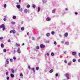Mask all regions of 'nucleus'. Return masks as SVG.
I'll list each match as a JSON object with an SVG mask.
<instances>
[{"label":"nucleus","mask_w":80,"mask_h":80,"mask_svg":"<svg viewBox=\"0 0 80 80\" xmlns=\"http://www.w3.org/2000/svg\"><path fill=\"white\" fill-rule=\"evenodd\" d=\"M0 28H2L3 30H5V26L4 24H2L0 26Z\"/></svg>","instance_id":"nucleus-1"},{"label":"nucleus","mask_w":80,"mask_h":80,"mask_svg":"<svg viewBox=\"0 0 80 80\" xmlns=\"http://www.w3.org/2000/svg\"><path fill=\"white\" fill-rule=\"evenodd\" d=\"M16 32V31H15V30H11L10 32V33H12V32L13 33H15Z\"/></svg>","instance_id":"nucleus-2"},{"label":"nucleus","mask_w":80,"mask_h":80,"mask_svg":"<svg viewBox=\"0 0 80 80\" xmlns=\"http://www.w3.org/2000/svg\"><path fill=\"white\" fill-rule=\"evenodd\" d=\"M40 47L41 48H45V45H43V44H41L40 45Z\"/></svg>","instance_id":"nucleus-3"},{"label":"nucleus","mask_w":80,"mask_h":80,"mask_svg":"<svg viewBox=\"0 0 80 80\" xmlns=\"http://www.w3.org/2000/svg\"><path fill=\"white\" fill-rule=\"evenodd\" d=\"M65 77L67 78V80H69V79H70V78H69V75H68V74H66L65 75Z\"/></svg>","instance_id":"nucleus-4"},{"label":"nucleus","mask_w":80,"mask_h":80,"mask_svg":"<svg viewBox=\"0 0 80 80\" xmlns=\"http://www.w3.org/2000/svg\"><path fill=\"white\" fill-rule=\"evenodd\" d=\"M51 20V18H50L48 17L46 18V20L48 22H49V21H50Z\"/></svg>","instance_id":"nucleus-5"},{"label":"nucleus","mask_w":80,"mask_h":80,"mask_svg":"<svg viewBox=\"0 0 80 80\" xmlns=\"http://www.w3.org/2000/svg\"><path fill=\"white\" fill-rule=\"evenodd\" d=\"M18 53H20L21 52L20 51V49L19 48L18 49Z\"/></svg>","instance_id":"nucleus-6"},{"label":"nucleus","mask_w":80,"mask_h":80,"mask_svg":"<svg viewBox=\"0 0 80 80\" xmlns=\"http://www.w3.org/2000/svg\"><path fill=\"white\" fill-rule=\"evenodd\" d=\"M68 33L66 32L64 34V36L65 37H67L68 36Z\"/></svg>","instance_id":"nucleus-7"},{"label":"nucleus","mask_w":80,"mask_h":80,"mask_svg":"<svg viewBox=\"0 0 80 80\" xmlns=\"http://www.w3.org/2000/svg\"><path fill=\"white\" fill-rule=\"evenodd\" d=\"M16 7H17V8H20V5H18L16 6Z\"/></svg>","instance_id":"nucleus-8"},{"label":"nucleus","mask_w":80,"mask_h":80,"mask_svg":"<svg viewBox=\"0 0 80 80\" xmlns=\"http://www.w3.org/2000/svg\"><path fill=\"white\" fill-rule=\"evenodd\" d=\"M54 70L53 69H51L49 71V72L50 73H52L53 72Z\"/></svg>","instance_id":"nucleus-9"},{"label":"nucleus","mask_w":80,"mask_h":80,"mask_svg":"<svg viewBox=\"0 0 80 80\" xmlns=\"http://www.w3.org/2000/svg\"><path fill=\"white\" fill-rule=\"evenodd\" d=\"M72 54L73 55H75L77 54V52H72Z\"/></svg>","instance_id":"nucleus-10"},{"label":"nucleus","mask_w":80,"mask_h":80,"mask_svg":"<svg viewBox=\"0 0 80 80\" xmlns=\"http://www.w3.org/2000/svg\"><path fill=\"white\" fill-rule=\"evenodd\" d=\"M27 12H28V10H27V9H25L24 10V13H27Z\"/></svg>","instance_id":"nucleus-11"},{"label":"nucleus","mask_w":80,"mask_h":80,"mask_svg":"<svg viewBox=\"0 0 80 80\" xmlns=\"http://www.w3.org/2000/svg\"><path fill=\"white\" fill-rule=\"evenodd\" d=\"M20 44H16V47H20Z\"/></svg>","instance_id":"nucleus-12"},{"label":"nucleus","mask_w":80,"mask_h":80,"mask_svg":"<svg viewBox=\"0 0 80 80\" xmlns=\"http://www.w3.org/2000/svg\"><path fill=\"white\" fill-rule=\"evenodd\" d=\"M42 2L43 3H45L47 2V0H42Z\"/></svg>","instance_id":"nucleus-13"},{"label":"nucleus","mask_w":80,"mask_h":80,"mask_svg":"<svg viewBox=\"0 0 80 80\" xmlns=\"http://www.w3.org/2000/svg\"><path fill=\"white\" fill-rule=\"evenodd\" d=\"M40 7H38V12H40Z\"/></svg>","instance_id":"nucleus-14"},{"label":"nucleus","mask_w":80,"mask_h":80,"mask_svg":"<svg viewBox=\"0 0 80 80\" xmlns=\"http://www.w3.org/2000/svg\"><path fill=\"white\" fill-rule=\"evenodd\" d=\"M50 33H47V34H46V36L47 37H50Z\"/></svg>","instance_id":"nucleus-15"},{"label":"nucleus","mask_w":80,"mask_h":80,"mask_svg":"<svg viewBox=\"0 0 80 80\" xmlns=\"http://www.w3.org/2000/svg\"><path fill=\"white\" fill-rule=\"evenodd\" d=\"M32 7H33V8H35L36 6L35 4H32Z\"/></svg>","instance_id":"nucleus-16"},{"label":"nucleus","mask_w":80,"mask_h":80,"mask_svg":"<svg viewBox=\"0 0 80 80\" xmlns=\"http://www.w3.org/2000/svg\"><path fill=\"white\" fill-rule=\"evenodd\" d=\"M55 12V9H53L52 11V13H54Z\"/></svg>","instance_id":"nucleus-17"},{"label":"nucleus","mask_w":80,"mask_h":80,"mask_svg":"<svg viewBox=\"0 0 80 80\" xmlns=\"http://www.w3.org/2000/svg\"><path fill=\"white\" fill-rule=\"evenodd\" d=\"M11 77L12 78L14 77V75H13V74H11Z\"/></svg>","instance_id":"nucleus-18"},{"label":"nucleus","mask_w":80,"mask_h":80,"mask_svg":"<svg viewBox=\"0 0 80 80\" xmlns=\"http://www.w3.org/2000/svg\"><path fill=\"white\" fill-rule=\"evenodd\" d=\"M1 47H2V48H3V47H4V45L3 44V43H2L1 44Z\"/></svg>","instance_id":"nucleus-19"},{"label":"nucleus","mask_w":80,"mask_h":80,"mask_svg":"<svg viewBox=\"0 0 80 80\" xmlns=\"http://www.w3.org/2000/svg\"><path fill=\"white\" fill-rule=\"evenodd\" d=\"M21 30H22V31L24 30V27H22L21 28Z\"/></svg>","instance_id":"nucleus-20"},{"label":"nucleus","mask_w":80,"mask_h":80,"mask_svg":"<svg viewBox=\"0 0 80 80\" xmlns=\"http://www.w3.org/2000/svg\"><path fill=\"white\" fill-rule=\"evenodd\" d=\"M3 51L4 53H6V52H7V50H6V49H4L3 50Z\"/></svg>","instance_id":"nucleus-21"},{"label":"nucleus","mask_w":80,"mask_h":80,"mask_svg":"<svg viewBox=\"0 0 80 80\" xmlns=\"http://www.w3.org/2000/svg\"><path fill=\"white\" fill-rule=\"evenodd\" d=\"M11 24L12 25H15V22H12Z\"/></svg>","instance_id":"nucleus-22"},{"label":"nucleus","mask_w":80,"mask_h":80,"mask_svg":"<svg viewBox=\"0 0 80 80\" xmlns=\"http://www.w3.org/2000/svg\"><path fill=\"white\" fill-rule=\"evenodd\" d=\"M72 61L73 62H76V59H73L72 60Z\"/></svg>","instance_id":"nucleus-23"},{"label":"nucleus","mask_w":80,"mask_h":80,"mask_svg":"<svg viewBox=\"0 0 80 80\" xmlns=\"http://www.w3.org/2000/svg\"><path fill=\"white\" fill-rule=\"evenodd\" d=\"M51 33L52 35H54V34H55V32H54V31H52Z\"/></svg>","instance_id":"nucleus-24"},{"label":"nucleus","mask_w":80,"mask_h":80,"mask_svg":"<svg viewBox=\"0 0 80 80\" xmlns=\"http://www.w3.org/2000/svg\"><path fill=\"white\" fill-rule=\"evenodd\" d=\"M65 43L66 45H68L69 44V42H65Z\"/></svg>","instance_id":"nucleus-25"},{"label":"nucleus","mask_w":80,"mask_h":80,"mask_svg":"<svg viewBox=\"0 0 80 80\" xmlns=\"http://www.w3.org/2000/svg\"><path fill=\"white\" fill-rule=\"evenodd\" d=\"M6 62L7 64H8L9 63V62H8V59H6Z\"/></svg>","instance_id":"nucleus-26"},{"label":"nucleus","mask_w":80,"mask_h":80,"mask_svg":"<svg viewBox=\"0 0 80 80\" xmlns=\"http://www.w3.org/2000/svg\"><path fill=\"white\" fill-rule=\"evenodd\" d=\"M11 72H12V73H14V70H13V69H12L11 70Z\"/></svg>","instance_id":"nucleus-27"},{"label":"nucleus","mask_w":80,"mask_h":80,"mask_svg":"<svg viewBox=\"0 0 80 80\" xmlns=\"http://www.w3.org/2000/svg\"><path fill=\"white\" fill-rule=\"evenodd\" d=\"M30 6L29 4H28L27 5V8H30Z\"/></svg>","instance_id":"nucleus-28"},{"label":"nucleus","mask_w":80,"mask_h":80,"mask_svg":"<svg viewBox=\"0 0 80 80\" xmlns=\"http://www.w3.org/2000/svg\"><path fill=\"white\" fill-rule=\"evenodd\" d=\"M36 69L37 70H39V67H36Z\"/></svg>","instance_id":"nucleus-29"},{"label":"nucleus","mask_w":80,"mask_h":80,"mask_svg":"<svg viewBox=\"0 0 80 80\" xmlns=\"http://www.w3.org/2000/svg\"><path fill=\"white\" fill-rule=\"evenodd\" d=\"M32 70H33V72H35V68H33L32 69Z\"/></svg>","instance_id":"nucleus-30"},{"label":"nucleus","mask_w":80,"mask_h":80,"mask_svg":"<svg viewBox=\"0 0 80 80\" xmlns=\"http://www.w3.org/2000/svg\"><path fill=\"white\" fill-rule=\"evenodd\" d=\"M6 75H8V72H7L6 73Z\"/></svg>","instance_id":"nucleus-31"},{"label":"nucleus","mask_w":80,"mask_h":80,"mask_svg":"<svg viewBox=\"0 0 80 80\" xmlns=\"http://www.w3.org/2000/svg\"><path fill=\"white\" fill-rule=\"evenodd\" d=\"M12 18H13V19H15V18H16V16H14L12 17Z\"/></svg>","instance_id":"nucleus-32"},{"label":"nucleus","mask_w":80,"mask_h":80,"mask_svg":"<svg viewBox=\"0 0 80 80\" xmlns=\"http://www.w3.org/2000/svg\"><path fill=\"white\" fill-rule=\"evenodd\" d=\"M51 55L52 56H53V55H54V53H53V52H52L51 53Z\"/></svg>","instance_id":"nucleus-33"},{"label":"nucleus","mask_w":80,"mask_h":80,"mask_svg":"<svg viewBox=\"0 0 80 80\" xmlns=\"http://www.w3.org/2000/svg\"><path fill=\"white\" fill-rule=\"evenodd\" d=\"M36 49H39V46H37L36 47Z\"/></svg>","instance_id":"nucleus-34"},{"label":"nucleus","mask_w":80,"mask_h":80,"mask_svg":"<svg viewBox=\"0 0 80 80\" xmlns=\"http://www.w3.org/2000/svg\"><path fill=\"white\" fill-rule=\"evenodd\" d=\"M4 8H6V7H7V4H5V5H4Z\"/></svg>","instance_id":"nucleus-35"},{"label":"nucleus","mask_w":80,"mask_h":80,"mask_svg":"<svg viewBox=\"0 0 80 80\" xmlns=\"http://www.w3.org/2000/svg\"><path fill=\"white\" fill-rule=\"evenodd\" d=\"M20 76L21 77H23V74H22V73H21L20 74Z\"/></svg>","instance_id":"nucleus-36"},{"label":"nucleus","mask_w":80,"mask_h":80,"mask_svg":"<svg viewBox=\"0 0 80 80\" xmlns=\"http://www.w3.org/2000/svg\"><path fill=\"white\" fill-rule=\"evenodd\" d=\"M10 61L11 62H13V59H10Z\"/></svg>","instance_id":"nucleus-37"},{"label":"nucleus","mask_w":80,"mask_h":80,"mask_svg":"<svg viewBox=\"0 0 80 80\" xmlns=\"http://www.w3.org/2000/svg\"><path fill=\"white\" fill-rule=\"evenodd\" d=\"M71 62H69L68 63V65H71Z\"/></svg>","instance_id":"nucleus-38"},{"label":"nucleus","mask_w":80,"mask_h":80,"mask_svg":"<svg viewBox=\"0 0 80 80\" xmlns=\"http://www.w3.org/2000/svg\"><path fill=\"white\" fill-rule=\"evenodd\" d=\"M54 45H57V42H56V41L54 42Z\"/></svg>","instance_id":"nucleus-39"},{"label":"nucleus","mask_w":80,"mask_h":80,"mask_svg":"<svg viewBox=\"0 0 80 80\" xmlns=\"http://www.w3.org/2000/svg\"><path fill=\"white\" fill-rule=\"evenodd\" d=\"M6 78L7 80H9V77L8 76Z\"/></svg>","instance_id":"nucleus-40"},{"label":"nucleus","mask_w":80,"mask_h":80,"mask_svg":"<svg viewBox=\"0 0 80 80\" xmlns=\"http://www.w3.org/2000/svg\"><path fill=\"white\" fill-rule=\"evenodd\" d=\"M58 76V73H56L55 75V76L56 77H57Z\"/></svg>","instance_id":"nucleus-41"},{"label":"nucleus","mask_w":80,"mask_h":80,"mask_svg":"<svg viewBox=\"0 0 80 80\" xmlns=\"http://www.w3.org/2000/svg\"><path fill=\"white\" fill-rule=\"evenodd\" d=\"M64 62L65 63H67V60H64Z\"/></svg>","instance_id":"nucleus-42"},{"label":"nucleus","mask_w":80,"mask_h":80,"mask_svg":"<svg viewBox=\"0 0 80 80\" xmlns=\"http://www.w3.org/2000/svg\"><path fill=\"white\" fill-rule=\"evenodd\" d=\"M3 38V37H1L0 38V40H2Z\"/></svg>","instance_id":"nucleus-43"},{"label":"nucleus","mask_w":80,"mask_h":80,"mask_svg":"<svg viewBox=\"0 0 80 80\" xmlns=\"http://www.w3.org/2000/svg\"><path fill=\"white\" fill-rule=\"evenodd\" d=\"M3 20L4 21H6V20H7V19H6V18H4Z\"/></svg>","instance_id":"nucleus-44"},{"label":"nucleus","mask_w":80,"mask_h":80,"mask_svg":"<svg viewBox=\"0 0 80 80\" xmlns=\"http://www.w3.org/2000/svg\"><path fill=\"white\" fill-rule=\"evenodd\" d=\"M13 59H14V60H16V58H15V57H13Z\"/></svg>","instance_id":"nucleus-45"},{"label":"nucleus","mask_w":80,"mask_h":80,"mask_svg":"<svg viewBox=\"0 0 80 80\" xmlns=\"http://www.w3.org/2000/svg\"><path fill=\"white\" fill-rule=\"evenodd\" d=\"M32 39L33 40H35V38H34L33 37H32Z\"/></svg>","instance_id":"nucleus-46"},{"label":"nucleus","mask_w":80,"mask_h":80,"mask_svg":"<svg viewBox=\"0 0 80 80\" xmlns=\"http://www.w3.org/2000/svg\"><path fill=\"white\" fill-rule=\"evenodd\" d=\"M19 3H21L22 2V0H19Z\"/></svg>","instance_id":"nucleus-47"},{"label":"nucleus","mask_w":80,"mask_h":80,"mask_svg":"<svg viewBox=\"0 0 80 80\" xmlns=\"http://www.w3.org/2000/svg\"><path fill=\"white\" fill-rule=\"evenodd\" d=\"M19 11H20V12H22V9L21 8V9H20L19 10Z\"/></svg>","instance_id":"nucleus-48"},{"label":"nucleus","mask_w":80,"mask_h":80,"mask_svg":"<svg viewBox=\"0 0 80 80\" xmlns=\"http://www.w3.org/2000/svg\"><path fill=\"white\" fill-rule=\"evenodd\" d=\"M8 42H11V40H10V39H9L8 40Z\"/></svg>","instance_id":"nucleus-49"},{"label":"nucleus","mask_w":80,"mask_h":80,"mask_svg":"<svg viewBox=\"0 0 80 80\" xmlns=\"http://www.w3.org/2000/svg\"><path fill=\"white\" fill-rule=\"evenodd\" d=\"M28 68H29V69H31V68H30V66H28Z\"/></svg>","instance_id":"nucleus-50"},{"label":"nucleus","mask_w":80,"mask_h":80,"mask_svg":"<svg viewBox=\"0 0 80 80\" xmlns=\"http://www.w3.org/2000/svg\"><path fill=\"white\" fill-rule=\"evenodd\" d=\"M75 15H78V13L77 12H75Z\"/></svg>","instance_id":"nucleus-51"},{"label":"nucleus","mask_w":80,"mask_h":80,"mask_svg":"<svg viewBox=\"0 0 80 80\" xmlns=\"http://www.w3.org/2000/svg\"><path fill=\"white\" fill-rule=\"evenodd\" d=\"M29 32H28L27 33V35H29Z\"/></svg>","instance_id":"nucleus-52"},{"label":"nucleus","mask_w":80,"mask_h":80,"mask_svg":"<svg viewBox=\"0 0 80 80\" xmlns=\"http://www.w3.org/2000/svg\"><path fill=\"white\" fill-rule=\"evenodd\" d=\"M25 45V43H23L21 45L22 46H23V45Z\"/></svg>","instance_id":"nucleus-53"},{"label":"nucleus","mask_w":80,"mask_h":80,"mask_svg":"<svg viewBox=\"0 0 80 80\" xmlns=\"http://www.w3.org/2000/svg\"><path fill=\"white\" fill-rule=\"evenodd\" d=\"M4 18H7V16H4Z\"/></svg>","instance_id":"nucleus-54"},{"label":"nucleus","mask_w":80,"mask_h":80,"mask_svg":"<svg viewBox=\"0 0 80 80\" xmlns=\"http://www.w3.org/2000/svg\"><path fill=\"white\" fill-rule=\"evenodd\" d=\"M21 23H22V24H23V22L22 21V22H21Z\"/></svg>","instance_id":"nucleus-55"},{"label":"nucleus","mask_w":80,"mask_h":80,"mask_svg":"<svg viewBox=\"0 0 80 80\" xmlns=\"http://www.w3.org/2000/svg\"><path fill=\"white\" fill-rule=\"evenodd\" d=\"M47 55L48 56H49V54H48V53H47Z\"/></svg>","instance_id":"nucleus-56"},{"label":"nucleus","mask_w":80,"mask_h":80,"mask_svg":"<svg viewBox=\"0 0 80 80\" xmlns=\"http://www.w3.org/2000/svg\"><path fill=\"white\" fill-rule=\"evenodd\" d=\"M65 10H66L67 11V10H68V9L67 8H66Z\"/></svg>","instance_id":"nucleus-57"},{"label":"nucleus","mask_w":80,"mask_h":80,"mask_svg":"<svg viewBox=\"0 0 80 80\" xmlns=\"http://www.w3.org/2000/svg\"><path fill=\"white\" fill-rule=\"evenodd\" d=\"M78 61L79 62H80V59H79Z\"/></svg>","instance_id":"nucleus-58"},{"label":"nucleus","mask_w":80,"mask_h":80,"mask_svg":"<svg viewBox=\"0 0 80 80\" xmlns=\"http://www.w3.org/2000/svg\"><path fill=\"white\" fill-rule=\"evenodd\" d=\"M44 72H47V70H44Z\"/></svg>","instance_id":"nucleus-59"},{"label":"nucleus","mask_w":80,"mask_h":80,"mask_svg":"<svg viewBox=\"0 0 80 80\" xmlns=\"http://www.w3.org/2000/svg\"><path fill=\"white\" fill-rule=\"evenodd\" d=\"M63 53H64V54L66 53V52H64Z\"/></svg>","instance_id":"nucleus-60"},{"label":"nucleus","mask_w":80,"mask_h":80,"mask_svg":"<svg viewBox=\"0 0 80 80\" xmlns=\"http://www.w3.org/2000/svg\"><path fill=\"white\" fill-rule=\"evenodd\" d=\"M45 57H47V55H46V54H45Z\"/></svg>","instance_id":"nucleus-61"},{"label":"nucleus","mask_w":80,"mask_h":80,"mask_svg":"<svg viewBox=\"0 0 80 80\" xmlns=\"http://www.w3.org/2000/svg\"><path fill=\"white\" fill-rule=\"evenodd\" d=\"M61 42L62 43H63V41H62Z\"/></svg>","instance_id":"nucleus-62"},{"label":"nucleus","mask_w":80,"mask_h":80,"mask_svg":"<svg viewBox=\"0 0 80 80\" xmlns=\"http://www.w3.org/2000/svg\"><path fill=\"white\" fill-rule=\"evenodd\" d=\"M78 55H79V57H80V53H79V54H78Z\"/></svg>","instance_id":"nucleus-63"},{"label":"nucleus","mask_w":80,"mask_h":80,"mask_svg":"<svg viewBox=\"0 0 80 80\" xmlns=\"http://www.w3.org/2000/svg\"><path fill=\"white\" fill-rule=\"evenodd\" d=\"M5 67H7V64H5Z\"/></svg>","instance_id":"nucleus-64"}]
</instances>
